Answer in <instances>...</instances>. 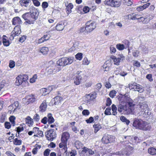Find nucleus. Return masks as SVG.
I'll return each mask as SVG.
<instances>
[{
  "instance_id": "nucleus-1",
  "label": "nucleus",
  "mask_w": 156,
  "mask_h": 156,
  "mask_svg": "<svg viewBox=\"0 0 156 156\" xmlns=\"http://www.w3.org/2000/svg\"><path fill=\"white\" fill-rule=\"evenodd\" d=\"M128 99L127 97L123 96L119 99L120 101L118 106V110L120 113L129 114L132 112L131 109L126 105V102L128 101Z\"/></svg>"
},
{
  "instance_id": "nucleus-2",
  "label": "nucleus",
  "mask_w": 156,
  "mask_h": 156,
  "mask_svg": "<svg viewBox=\"0 0 156 156\" xmlns=\"http://www.w3.org/2000/svg\"><path fill=\"white\" fill-rule=\"evenodd\" d=\"M133 125L136 129L143 131L149 130L151 128L146 122L136 118L134 120Z\"/></svg>"
},
{
  "instance_id": "nucleus-3",
  "label": "nucleus",
  "mask_w": 156,
  "mask_h": 156,
  "mask_svg": "<svg viewBox=\"0 0 156 156\" xmlns=\"http://www.w3.org/2000/svg\"><path fill=\"white\" fill-rule=\"evenodd\" d=\"M28 77L27 75H20L16 77L15 84L16 85H21L23 87H26L28 85L27 81Z\"/></svg>"
},
{
  "instance_id": "nucleus-4",
  "label": "nucleus",
  "mask_w": 156,
  "mask_h": 156,
  "mask_svg": "<svg viewBox=\"0 0 156 156\" xmlns=\"http://www.w3.org/2000/svg\"><path fill=\"white\" fill-rule=\"evenodd\" d=\"M104 4L112 7H118L121 4V0H105Z\"/></svg>"
},
{
  "instance_id": "nucleus-5",
  "label": "nucleus",
  "mask_w": 156,
  "mask_h": 156,
  "mask_svg": "<svg viewBox=\"0 0 156 156\" xmlns=\"http://www.w3.org/2000/svg\"><path fill=\"white\" fill-rule=\"evenodd\" d=\"M45 136L48 140L52 141L56 137V134L53 129H51L46 132Z\"/></svg>"
},
{
  "instance_id": "nucleus-6",
  "label": "nucleus",
  "mask_w": 156,
  "mask_h": 156,
  "mask_svg": "<svg viewBox=\"0 0 156 156\" xmlns=\"http://www.w3.org/2000/svg\"><path fill=\"white\" fill-rule=\"evenodd\" d=\"M129 88L130 89L132 90L135 91H137L140 93L144 91V90L143 87L135 83L129 84Z\"/></svg>"
},
{
  "instance_id": "nucleus-7",
  "label": "nucleus",
  "mask_w": 156,
  "mask_h": 156,
  "mask_svg": "<svg viewBox=\"0 0 156 156\" xmlns=\"http://www.w3.org/2000/svg\"><path fill=\"white\" fill-rule=\"evenodd\" d=\"M86 32L87 33H90L96 27V24L95 22L89 21L86 23Z\"/></svg>"
},
{
  "instance_id": "nucleus-8",
  "label": "nucleus",
  "mask_w": 156,
  "mask_h": 156,
  "mask_svg": "<svg viewBox=\"0 0 156 156\" xmlns=\"http://www.w3.org/2000/svg\"><path fill=\"white\" fill-rule=\"evenodd\" d=\"M21 33V30L20 26H16L14 29V30L11 33L10 39L13 40L14 37L19 35Z\"/></svg>"
},
{
  "instance_id": "nucleus-9",
  "label": "nucleus",
  "mask_w": 156,
  "mask_h": 156,
  "mask_svg": "<svg viewBox=\"0 0 156 156\" xmlns=\"http://www.w3.org/2000/svg\"><path fill=\"white\" fill-rule=\"evenodd\" d=\"M29 10L31 19L35 20L37 18L39 14L38 10L33 6L30 7Z\"/></svg>"
},
{
  "instance_id": "nucleus-10",
  "label": "nucleus",
  "mask_w": 156,
  "mask_h": 156,
  "mask_svg": "<svg viewBox=\"0 0 156 156\" xmlns=\"http://www.w3.org/2000/svg\"><path fill=\"white\" fill-rule=\"evenodd\" d=\"M115 137L114 136L108 135H105L102 139V142L105 144H108L113 142L115 140Z\"/></svg>"
},
{
  "instance_id": "nucleus-11",
  "label": "nucleus",
  "mask_w": 156,
  "mask_h": 156,
  "mask_svg": "<svg viewBox=\"0 0 156 156\" xmlns=\"http://www.w3.org/2000/svg\"><path fill=\"white\" fill-rule=\"evenodd\" d=\"M149 108L145 102L140 103L139 105V110L142 112L148 113Z\"/></svg>"
},
{
  "instance_id": "nucleus-12",
  "label": "nucleus",
  "mask_w": 156,
  "mask_h": 156,
  "mask_svg": "<svg viewBox=\"0 0 156 156\" xmlns=\"http://www.w3.org/2000/svg\"><path fill=\"white\" fill-rule=\"evenodd\" d=\"M112 59L113 60L114 64L117 65H119L120 62L123 61L124 59V57L122 55H120L118 57H116L115 56H113L112 57Z\"/></svg>"
},
{
  "instance_id": "nucleus-13",
  "label": "nucleus",
  "mask_w": 156,
  "mask_h": 156,
  "mask_svg": "<svg viewBox=\"0 0 156 156\" xmlns=\"http://www.w3.org/2000/svg\"><path fill=\"white\" fill-rule=\"evenodd\" d=\"M80 72L79 71L77 72L76 76L73 79L74 83L76 85H79L81 81L82 77L81 75H80Z\"/></svg>"
},
{
  "instance_id": "nucleus-14",
  "label": "nucleus",
  "mask_w": 156,
  "mask_h": 156,
  "mask_svg": "<svg viewBox=\"0 0 156 156\" xmlns=\"http://www.w3.org/2000/svg\"><path fill=\"white\" fill-rule=\"evenodd\" d=\"M12 23L13 25L19 26L22 23V21L20 17H16L13 18Z\"/></svg>"
},
{
  "instance_id": "nucleus-15",
  "label": "nucleus",
  "mask_w": 156,
  "mask_h": 156,
  "mask_svg": "<svg viewBox=\"0 0 156 156\" xmlns=\"http://www.w3.org/2000/svg\"><path fill=\"white\" fill-rule=\"evenodd\" d=\"M52 87H49L48 88H43L41 90V91L42 93V94L44 96L46 95L49 94L52 90Z\"/></svg>"
},
{
  "instance_id": "nucleus-16",
  "label": "nucleus",
  "mask_w": 156,
  "mask_h": 156,
  "mask_svg": "<svg viewBox=\"0 0 156 156\" xmlns=\"http://www.w3.org/2000/svg\"><path fill=\"white\" fill-rule=\"evenodd\" d=\"M69 134L67 132H64L62 133L61 139V141L67 142L68 139L69 137Z\"/></svg>"
},
{
  "instance_id": "nucleus-17",
  "label": "nucleus",
  "mask_w": 156,
  "mask_h": 156,
  "mask_svg": "<svg viewBox=\"0 0 156 156\" xmlns=\"http://www.w3.org/2000/svg\"><path fill=\"white\" fill-rule=\"evenodd\" d=\"M67 14H69L72 12L71 9L73 8V6L72 3H68V2L65 3Z\"/></svg>"
},
{
  "instance_id": "nucleus-18",
  "label": "nucleus",
  "mask_w": 156,
  "mask_h": 156,
  "mask_svg": "<svg viewBox=\"0 0 156 156\" xmlns=\"http://www.w3.org/2000/svg\"><path fill=\"white\" fill-rule=\"evenodd\" d=\"M47 105L45 102L43 101L39 107V111L41 112H45L46 109Z\"/></svg>"
},
{
  "instance_id": "nucleus-19",
  "label": "nucleus",
  "mask_w": 156,
  "mask_h": 156,
  "mask_svg": "<svg viewBox=\"0 0 156 156\" xmlns=\"http://www.w3.org/2000/svg\"><path fill=\"white\" fill-rule=\"evenodd\" d=\"M8 38L5 35L2 36V42L4 46H8L10 44L9 41L7 39Z\"/></svg>"
},
{
  "instance_id": "nucleus-20",
  "label": "nucleus",
  "mask_w": 156,
  "mask_h": 156,
  "mask_svg": "<svg viewBox=\"0 0 156 156\" xmlns=\"http://www.w3.org/2000/svg\"><path fill=\"white\" fill-rule=\"evenodd\" d=\"M25 121L26 123L29 126H32L33 124V119L30 116H28L26 118Z\"/></svg>"
},
{
  "instance_id": "nucleus-21",
  "label": "nucleus",
  "mask_w": 156,
  "mask_h": 156,
  "mask_svg": "<svg viewBox=\"0 0 156 156\" xmlns=\"http://www.w3.org/2000/svg\"><path fill=\"white\" fill-rule=\"evenodd\" d=\"M30 2V0H20V1L19 3L22 6L27 7Z\"/></svg>"
},
{
  "instance_id": "nucleus-22",
  "label": "nucleus",
  "mask_w": 156,
  "mask_h": 156,
  "mask_svg": "<svg viewBox=\"0 0 156 156\" xmlns=\"http://www.w3.org/2000/svg\"><path fill=\"white\" fill-rule=\"evenodd\" d=\"M74 146L77 149H79L83 147V144L80 141L76 140L74 143Z\"/></svg>"
},
{
  "instance_id": "nucleus-23",
  "label": "nucleus",
  "mask_w": 156,
  "mask_h": 156,
  "mask_svg": "<svg viewBox=\"0 0 156 156\" xmlns=\"http://www.w3.org/2000/svg\"><path fill=\"white\" fill-rule=\"evenodd\" d=\"M27 99L29 103H32L35 101L36 98L33 95H31L27 97Z\"/></svg>"
},
{
  "instance_id": "nucleus-24",
  "label": "nucleus",
  "mask_w": 156,
  "mask_h": 156,
  "mask_svg": "<svg viewBox=\"0 0 156 156\" xmlns=\"http://www.w3.org/2000/svg\"><path fill=\"white\" fill-rule=\"evenodd\" d=\"M47 117L48 118V124H51L54 122L55 120L51 114L49 113L48 114Z\"/></svg>"
},
{
  "instance_id": "nucleus-25",
  "label": "nucleus",
  "mask_w": 156,
  "mask_h": 156,
  "mask_svg": "<svg viewBox=\"0 0 156 156\" xmlns=\"http://www.w3.org/2000/svg\"><path fill=\"white\" fill-rule=\"evenodd\" d=\"M66 144L67 142L63 141H61V142L59 144V147L61 148H63V149H64L65 152L67 151Z\"/></svg>"
},
{
  "instance_id": "nucleus-26",
  "label": "nucleus",
  "mask_w": 156,
  "mask_h": 156,
  "mask_svg": "<svg viewBox=\"0 0 156 156\" xmlns=\"http://www.w3.org/2000/svg\"><path fill=\"white\" fill-rule=\"evenodd\" d=\"M115 154L119 155H129V153L126 151L125 150H122V151H119L116 152L115 153Z\"/></svg>"
},
{
  "instance_id": "nucleus-27",
  "label": "nucleus",
  "mask_w": 156,
  "mask_h": 156,
  "mask_svg": "<svg viewBox=\"0 0 156 156\" xmlns=\"http://www.w3.org/2000/svg\"><path fill=\"white\" fill-rule=\"evenodd\" d=\"M62 97L59 96H57L54 98V104L55 105H58L60 102L62 100Z\"/></svg>"
},
{
  "instance_id": "nucleus-28",
  "label": "nucleus",
  "mask_w": 156,
  "mask_h": 156,
  "mask_svg": "<svg viewBox=\"0 0 156 156\" xmlns=\"http://www.w3.org/2000/svg\"><path fill=\"white\" fill-rule=\"evenodd\" d=\"M64 59L66 65L70 64L73 62V58L71 57H69L68 58L64 57Z\"/></svg>"
},
{
  "instance_id": "nucleus-29",
  "label": "nucleus",
  "mask_w": 156,
  "mask_h": 156,
  "mask_svg": "<svg viewBox=\"0 0 156 156\" xmlns=\"http://www.w3.org/2000/svg\"><path fill=\"white\" fill-rule=\"evenodd\" d=\"M48 48L46 47H44L41 48L40 49V52L43 55H46L48 53Z\"/></svg>"
},
{
  "instance_id": "nucleus-30",
  "label": "nucleus",
  "mask_w": 156,
  "mask_h": 156,
  "mask_svg": "<svg viewBox=\"0 0 156 156\" xmlns=\"http://www.w3.org/2000/svg\"><path fill=\"white\" fill-rule=\"evenodd\" d=\"M148 151V153L151 155H154L156 154V149L153 147L149 148Z\"/></svg>"
},
{
  "instance_id": "nucleus-31",
  "label": "nucleus",
  "mask_w": 156,
  "mask_h": 156,
  "mask_svg": "<svg viewBox=\"0 0 156 156\" xmlns=\"http://www.w3.org/2000/svg\"><path fill=\"white\" fill-rule=\"evenodd\" d=\"M22 17L25 20L31 19L30 12L24 14Z\"/></svg>"
},
{
  "instance_id": "nucleus-32",
  "label": "nucleus",
  "mask_w": 156,
  "mask_h": 156,
  "mask_svg": "<svg viewBox=\"0 0 156 156\" xmlns=\"http://www.w3.org/2000/svg\"><path fill=\"white\" fill-rule=\"evenodd\" d=\"M57 64L60 66H66L64 62V58H62L59 59L57 62Z\"/></svg>"
},
{
  "instance_id": "nucleus-33",
  "label": "nucleus",
  "mask_w": 156,
  "mask_h": 156,
  "mask_svg": "<svg viewBox=\"0 0 156 156\" xmlns=\"http://www.w3.org/2000/svg\"><path fill=\"white\" fill-rule=\"evenodd\" d=\"M64 27L63 24H58L56 26V29L58 31H62L63 30Z\"/></svg>"
},
{
  "instance_id": "nucleus-34",
  "label": "nucleus",
  "mask_w": 156,
  "mask_h": 156,
  "mask_svg": "<svg viewBox=\"0 0 156 156\" xmlns=\"http://www.w3.org/2000/svg\"><path fill=\"white\" fill-rule=\"evenodd\" d=\"M139 49H141L144 53H146L147 52V48L143 44H140L139 47Z\"/></svg>"
},
{
  "instance_id": "nucleus-35",
  "label": "nucleus",
  "mask_w": 156,
  "mask_h": 156,
  "mask_svg": "<svg viewBox=\"0 0 156 156\" xmlns=\"http://www.w3.org/2000/svg\"><path fill=\"white\" fill-rule=\"evenodd\" d=\"M93 127L94 128V132L95 133L102 128L101 126L99 124H94L93 126Z\"/></svg>"
},
{
  "instance_id": "nucleus-36",
  "label": "nucleus",
  "mask_w": 156,
  "mask_h": 156,
  "mask_svg": "<svg viewBox=\"0 0 156 156\" xmlns=\"http://www.w3.org/2000/svg\"><path fill=\"white\" fill-rule=\"evenodd\" d=\"M59 70V69H50L48 70V73L49 74H55L56 73L58 72Z\"/></svg>"
},
{
  "instance_id": "nucleus-37",
  "label": "nucleus",
  "mask_w": 156,
  "mask_h": 156,
  "mask_svg": "<svg viewBox=\"0 0 156 156\" xmlns=\"http://www.w3.org/2000/svg\"><path fill=\"white\" fill-rule=\"evenodd\" d=\"M120 119L122 122H125L127 125H129L130 122V121L124 116H121Z\"/></svg>"
},
{
  "instance_id": "nucleus-38",
  "label": "nucleus",
  "mask_w": 156,
  "mask_h": 156,
  "mask_svg": "<svg viewBox=\"0 0 156 156\" xmlns=\"http://www.w3.org/2000/svg\"><path fill=\"white\" fill-rule=\"evenodd\" d=\"M112 110L113 111V112H112V115H115L117 114L116 111L117 110V107L115 105L113 104L112 106Z\"/></svg>"
},
{
  "instance_id": "nucleus-39",
  "label": "nucleus",
  "mask_w": 156,
  "mask_h": 156,
  "mask_svg": "<svg viewBox=\"0 0 156 156\" xmlns=\"http://www.w3.org/2000/svg\"><path fill=\"white\" fill-rule=\"evenodd\" d=\"M84 100L86 102H89L92 101L90 98V96L89 94L86 95L85 96Z\"/></svg>"
},
{
  "instance_id": "nucleus-40",
  "label": "nucleus",
  "mask_w": 156,
  "mask_h": 156,
  "mask_svg": "<svg viewBox=\"0 0 156 156\" xmlns=\"http://www.w3.org/2000/svg\"><path fill=\"white\" fill-rule=\"evenodd\" d=\"M14 144L15 145H20L21 144L22 141L20 140H18L17 138H15L13 141Z\"/></svg>"
},
{
  "instance_id": "nucleus-41",
  "label": "nucleus",
  "mask_w": 156,
  "mask_h": 156,
  "mask_svg": "<svg viewBox=\"0 0 156 156\" xmlns=\"http://www.w3.org/2000/svg\"><path fill=\"white\" fill-rule=\"evenodd\" d=\"M15 117L13 116H11L9 118L10 122L12 123V124L13 125V126H14L15 125Z\"/></svg>"
},
{
  "instance_id": "nucleus-42",
  "label": "nucleus",
  "mask_w": 156,
  "mask_h": 156,
  "mask_svg": "<svg viewBox=\"0 0 156 156\" xmlns=\"http://www.w3.org/2000/svg\"><path fill=\"white\" fill-rule=\"evenodd\" d=\"M116 48L119 50H122L124 49L125 46L123 44H118L116 45Z\"/></svg>"
},
{
  "instance_id": "nucleus-43",
  "label": "nucleus",
  "mask_w": 156,
  "mask_h": 156,
  "mask_svg": "<svg viewBox=\"0 0 156 156\" xmlns=\"http://www.w3.org/2000/svg\"><path fill=\"white\" fill-rule=\"evenodd\" d=\"M37 78V76L36 74L34 75L30 79V82L31 83H33L35 82L36 81V80Z\"/></svg>"
},
{
  "instance_id": "nucleus-44",
  "label": "nucleus",
  "mask_w": 156,
  "mask_h": 156,
  "mask_svg": "<svg viewBox=\"0 0 156 156\" xmlns=\"http://www.w3.org/2000/svg\"><path fill=\"white\" fill-rule=\"evenodd\" d=\"M129 17L132 20H136L137 18L136 16V14L133 13L129 15Z\"/></svg>"
},
{
  "instance_id": "nucleus-45",
  "label": "nucleus",
  "mask_w": 156,
  "mask_h": 156,
  "mask_svg": "<svg viewBox=\"0 0 156 156\" xmlns=\"http://www.w3.org/2000/svg\"><path fill=\"white\" fill-rule=\"evenodd\" d=\"M75 57L76 59L80 60L82 58V54L81 53H79L75 55Z\"/></svg>"
},
{
  "instance_id": "nucleus-46",
  "label": "nucleus",
  "mask_w": 156,
  "mask_h": 156,
  "mask_svg": "<svg viewBox=\"0 0 156 156\" xmlns=\"http://www.w3.org/2000/svg\"><path fill=\"white\" fill-rule=\"evenodd\" d=\"M132 0H124V3L125 5L128 6H130L133 4Z\"/></svg>"
},
{
  "instance_id": "nucleus-47",
  "label": "nucleus",
  "mask_w": 156,
  "mask_h": 156,
  "mask_svg": "<svg viewBox=\"0 0 156 156\" xmlns=\"http://www.w3.org/2000/svg\"><path fill=\"white\" fill-rule=\"evenodd\" d=\"M116 93V91L114 90H112L110 92L109 96L111 98H113L115 96Z\"/></svg>"
},
{
  "instance_id": "nucleus-48",
  "label": "nucleus",
  "mask_w": 156,
  "mask_h": 156,
  "mask_svg": "<svg viewBox=\"0 0 156 156\" xmlns=\"http://www.w3.org/2000/svg\"><path fill=\"white\" fill-rule=\"evenodd\" d=\"M33 119L36 121L38 122L40 119L39 115L37 114H35L33 117Z\"/></svg>"
},
{
  "instance_id": "nucleus-49",
  "label": "nucleus",
  "mask_w": 156,
  "mask_h": 156,
  "mask_svg": "<svg viewBox=\"0 0 156 156\" xmlns=\"http://www.w3.org/2000/svg\"><path fill=\"white\" fill-rule=\"evenodd\" d=\"M90 112L89 110L87 109L83 110L82 112L83 115L85 116L88 115L90 114Z\"/></svg>"
},
{
  "instance_id": "nucleus-50",
  "label": "nucleus",
  "mask_w": 156,
  "mask_h": 156,
  "mask_svg": "<svg viewBox=\"0 0 156 156\" xmlns=\"http://www.w3.org/2000/svg\"><path fill=\"white\" fill-rule=\"evenodd\" d=\"M90 63V61L88 60V59L87 58H83V64L84 65H88Z\"/></svg>"
},
{
  "instance_id": "nucleus-51",
  "label": "nucleus",
  "mask_w": 156,
  "mask_h": 156,
  "mask_svg": "<svg viewBox=\"0 0 156 156\" xmlns=\"http://www.w3.org/2000/svg\"><path fill=\"white\" fill-rule=\"evenodd\" d=\"M133 65L134 66L136 67H139L140 66V64L139 62H138L136 60H134L133 61Z\"/></svg>"
},
{
  "instance_id": "nucleus-52",
  "label": "nucleus",
  "mask_w": 156,
  "mask_h": 156,
  "mask_svg": "<svg viewBox=\"0 0 156 156\" xmlns=\"http://www.w3.org/2000/svg\"><path fill=\"white\" fill-rule=\"evenodd\" d=\"M111 110V108H106L105 111V114L107 115H111V113L110 112Z\"/></svg>"
},
{
  "instance_id": "nucleus-53",
  "label": "nucleus",
  "mask_w": 156,
  "mask_h": 156,
  "mask_svg": "<svg viewBox=\"0 0 156 156\" xmlns=\"http://www.w3.org/2000/svg\"><path fill=\"white\" fill-rule=\"evenodd\" d=\"M34 136H41L43 137V134L42 131L38 130V132H37L36 135H34Z\"/></svg>"
},
{
  "instance_id": "nucleus-54",
  "label": "nucleus",
  "mask_w": 156,
  "mask_h": 156,
  "mask_svg": "<svg viewBox=\"0 0 156 156\" xmlns=\"http://www.w3.org/2000/svg\"><path fill=\"white\" fill-rule=\"evenodd\" d=\"M12 105L13 106H15V108L13 110V112H14L19 105V103L18 101H16L14 102L13 104H12Z\"/></svg>"
},
{
  "instance_id": "nucleus-55",
  "label": "nucleus",
  "mask_w": 156,
  "mask_h": 156,
  "mask_svg": "<svg viewBox=\"0 0 156 156\" xmlns=\"http://www.w3.org/2000/svg\"><path fill=\"white\" fill-rule=\"evenodd\" d=\"M94 121V119L92 117H90L89 119L86 120V122L87 123H90Z\"/></svg>"
},
{
  "instance_id": "nucleus-56",
  "label": "nucleus",
  "mask_w": 156,
  "mask_h": 156,
  "mask_svg": "<svg viewBox=\"0 0 156 156\" xmlns=\"http://www.w3.org/2000/svg\"><path fill=\"white\" fill-rule=\"evenodd\" d=\"M15 66V62L12 60H10L9 63V67L11 68H13Z\"/></svg>"
},
{
  "instance_id": "nucleus-57",
  "label": "nucleus",
  "mask_w": 156,
  "mask_h": 156,
  "mask_svg": "<svg viewBox=\"0 0 156 156\" xmlns=\"http://www.w3.org/2000/svg\"><path fill=\"white\" fill-rule=\"evenodd\" d=\"M51 150L49 149H46L44 152V156H48Z\"/></svg>"
},
{
  "instance_id": "nucleus-58",
  "label": "nucleus",
  "mask_w": 156,
  "mask_h": 156,
  "mask_svg": "<svg viewBox=\"0 0 156 156\" xmlns=\"http://www.w3.org/2000/svg\"><path fill=\"white\" fill-rule=\"evenodd\" d=\"M30 19H29L28 20H26V21L25 22L26 23H27L29 24H33L34 23V22L35 20H33Z\"/></svg>"
},
{
  "instance_id": "nucleus-59",
  "label": "nucleus",
  "mask_w": 156,
  "mask_h": 156,
  "mask_svg": "<svg viewBox=\"0 0 156 156\" xmlns=\"http://www.w3.org/2000/svg\"><path fill=\"white\" fill-rule=\"evenodd\" d=\"M34 4L37 6H39L40 3L37 0H32Z\"/></svg>"
},
{
  "instance_id": "nucleus-60",
  "label": "nucleus",
  "mask_w": 156,
  "mask_h": 156,
  "mask_svg": "<svg viewBox=\"0 0 156 156\" xmlns=\"http://www.w3.org/2000/svg\"><path fill=\"white\" fill-rule=\"evenodd\" d=\"M90 96L91 100L92 101L93 99H95L97 97V94L96 93H94L93 94H89Z\"/></svg>"
},
{
  "instance_id": "nucleus-61",
  "label": "nucleus",
  "mask_w": 156,
  "mask_h": 156,
  "mask_svg": "<svg viewBox=\"0 0 156 156\" xmlns=\"http://www.w3.org/2000/svg\"><path fill=\"white\" fill-rule=\"evenodd\" d=\"M47 117H45L41 120V122L44 124H46L48 122Z\"/></svg>"
},
{
  "instance_id": "nucleus-62",
  "label": "nucleus",
  "mask_w": 156,
  "mask_h": 156,
  "mask_svg": "<svg viewBox=\"0 0 156 156\" xmlns=\"http://www.w3.org/2000/svg\"><path fill=\"white\" fill-rule=\"evenodd\" d=\"M39 130V128L37 127H35L33 128L32 131L34 133V135H36L37 132H38V130Z\"/></svg>"
},
{
  "instance_id": "nucleus-63",
  "label": "nucleus",
  "mask_w": 156,
  "mask_h": 156,
  "mask_svg": "<svg viewBox=\"0 0 156 156\" xmlns=\"http://www.w3.org/2000/svg\"><path fill=\"white\" fill-rule=\"evenodd\" d=\"M110 51L112 54L114 53L116 51V48L112 46H111L110 47Z\"/></svg>"
},
{
  "instance_id": "nucleus-64",
  "label": "nucleus",
  "mask_w": 156,
  "mask_h": 156,
  "mask_svg": "<svg viewBox=\"0 0 156 156\" xmlns=\"http://www.w3.org/2000/svg\"><path fill=\"white\" fill-rule=\"evenodd\" d=\"M48 6V3L47 2H43L42 3V6L43 8H46Z\"/></svg>"
}]
</instances>
